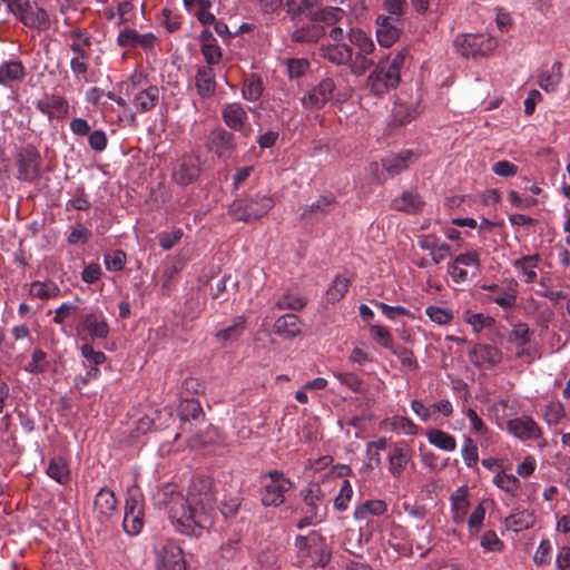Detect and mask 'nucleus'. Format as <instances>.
I'll use <instances>...</instances> for the list:
<instances>
[{"label":"nucleus","mask_w":570,"mask_h":570,"mask_svg":"<svg viewBox=\"0 0 570 570\" xmlns=\"http://www.w3.org/2000/svg\"><path fill=\"white\" fill-rule=\"evenodd\" d=\"M297 546L301 562L307 567H324L330 561V553L323 550L314 537L298 539Z\"/></svg>","instance_id":"9b49d317"},{"label":"nucleus","mask_w":570,"mask_h":570,"mask_svg":"<svg viewBox=\"0 0 570 570\" xmlns=\"http://www.w3.org/2000/svg\"><path fill=\"white\" fill-rule=\"evenodd\" d=\"M47 474L60 484L67 483L70 478V471L66 460L61 456L52 458L48 464Z\"/></svg>","instance_id":"a18cd8bd"},{"label":"nucleus","mask_w":570,"mask_h":570,"mask_svg":"<svg viewBox=\"0 0 570 570\" xmlns=\"http://www.w3.org/2000/svg\"><path fill=\"white\" fill-rule=\"evenodd\" d=\"M399 82L400 77L393 73V71H387L386 65L380 62L367 77L366 87L371 92L380 96L387 92L390 89L396 88Z\"/></svg>","instance_id":"ddd939ff"},{"label":"nucleus","mask_w":570,"mask_h":570,"mask_svg":"<svg viewBox=\"0 0 570 570\" xmlns=\"http://www.w3.org/2000/svg\"><path fill=\"white\" fill-rule=\"evenodd\" d=\"M88 61L89 55H77L73 56L70 60V69L78 81H88L87 71H88Z\"/></svg>","instance_id":"bf43d9fd"},{"label":"nucleus","mask_w":570,"mask_h":570,"mask_svg":"<svg viewBox=\"0 0 570 570\" xmlns=\"http://www.w3.org/2000/svg\"><path fill=\"white\" fill-rule=\"evenodd\" d=\"M118 45L125 48H136L148 51L153 50L157 43V37L153 32L139 33L135 29H126L119 32L117 37Z\"/></svg>","instance_id":"aec40b11"},{"label":"nucleus","mask_w":570,"mask_h":570,"mask_svg":"<svg viewBox=\"0 0 570 570\" xmlns=\"http://www.w3.org/2000/svg\"><path fill=\"white\" fill-rule=\"evenodd\" d=\"M534 522V514L528 510L517 511L510 514L505 520L507 527L514 532L529 529Z\"/></svg>","instance_id":"c03bdc74"},{"label":"nucleus","mask_w":570,"mask_h":570,"mask_svg":"<svg viewBox=\"0 0 570 570\" xmlns=\"http://www.w3.org/2000/svg\"><path fill=\"white\" fill-rule=\"evenodd\" d=\"M485 518V508L484 502H479V504L473 509L469 519H468V532L471 538H474L479 534L483 527Z\"/></svg>","instance_id":"603ef678"},{"label":"nucleus","mask_w":570,"mask_h":570,"mask_svg":"<svg viewBox=\"0 0 570 570\" xmlns=\"http://www.w3.org/2000/svg\"><path fill=\"white\" fill-rule=\"evenodd\" d=\"M118 88L119 92L127 98V106H131L135 114L148 112L159 101V88L149 83L141 72H134L118 83Z\"/></svg>","instance_id":"f03ea898"},{"label":"nucleus","mask_w":570,"mask_h":570,"mask_svg":"<svg viewBox=\"0 0 570 570\" xmlns=\"http://www.w3.org/2000/svg\"><path fill=\"white\" fill-rule=\"evenodd\" d=\"M39 175V157L33 153L22 156L18 163V177L26 181L35 180Z\"/></svg>","instance_id":"58836bf2"},{"label":"nucleus","mask_w":570,"mask_h":570,"mask_svg":"<svg viewBox=\"0 0 570 570\" xmlns=\"http://www.w3.org/2000/svg\"><path fill=\"white\" fill-rule=\"evenodd\" d=\"M350 284L351 279L348 277L343 275L336 276L326 291V301L330 303L341 301L347 293Z\"/></svg>","instance_id":"8fccbe9b"},{"label":"nucleus","mask_w":570,"mask_h":570,"mask_svg":"<svg viewBox=\"0 0 570 570\" xmlns=\"http://www.w3.org/2000/svg\"><path fill=\"white\" fill-rule=\"evenodd\" d=\"M200 51L208 66L217 65L222 59V50L209 30H203L199 35Z\"/></svg>","instance_id":"bb28decb"},{"label":"nucleus","mask_w":570,"mask_h":570,"mask_svg":"<svg viewBox=\"0 0 570 570\" xmlns=\"http://www.w3.org/2000/svg\"><path fill=\"white\" fill-rule=\"evenodd\" d=\"M415 156L410 150H403L399 154L386 156L381 160V166L390 177H394L405 170L410 163L414 160ZM379 163L371 164V170L376 175V179L380 183L384 181V177L379 173Z\"/></svg>","instance_id":"f8f14e48"},{"label":"nucleus","mask_w":570,"mask_h":570,"mask_svg":"<svg viewBox=\"0 0 570 570\" xmlns=\"http://www.w3.org/2000/svg\"><path fill=\"white\" fill-rule=\"evenodd\" d=\"M69 37L71 39L69 47L75 53V56L87 53L86 49L91 45L88 35H86L81 30H73L70 32Z\"/></svg>","instance_id":"e2e57ef3"},{"label":"nucleus","mask_w":570,"mask_h":570,"mask_svg":"<svg viewBox=\"0 0 570 570\" xmlns=\"http://www.w3.org/2000/svg\"><path fill=\"white\" fill-rule=\"evenodd\" d=\"M483 288L489 292V299L503 308H509L515 304L518 289L514 282L505 286L498 284L485 285Z\"/></svg>","instance_id":"412c9836"},{"label":"nucleus","mask_w":570,"mask_h":570,"mask_svg":"<svg viewBox=\"0 0 570 570\" xmlns=\"http://www.w3.org/2000/svg\"><path fill=\"white\" fill-rule=\"evenodd\" d=\"M387 504L383 500H368L356 507L354 518L356 520H365L368 515H382L386 512Z\"/></svg>","instance_id":"de8ad7c7"},{"label":"nucleus","mask_w":570,"mask_h":570,"mask_svg":"<svg viewBox=\"0 0 570 570\" xmlns=\"http://www.w3.org/2000/svg\"><path fill=\"white\" fill-rule=\"evenodd\" d=\"M321 55L324 59L336 66H347L348 61H351V46L346 43L323 46Z\"/></svg>","instance_id":"c85d7f7f"},{"label":"nucleus","mask_w":570,"mask_h":570,"mask_svg":"<svg viewBox=\"0 0 570 570\" xmlns=\"http://www.w3.org/2000/svg\"><path fill=\"white\" fill-rule=\"evenodd\" d=\"M274 206V200L266 194L235 200L229 213L236 220L252 222L265 216Z\"/></svg>","instance_id":"7ed1b4c3"},{"label":"nucleus","mask_w":570,"mask_h":570,"mask_svg":"<svg viewBox=\"0 0 570 570\" xmlns=\"http://www.w3.org/2000/svg\"><path fill=\"white\" fill-rule=\"evenodd\" d=\"M425 314L431 322L436 325H448L452 322L454 314L451 308L430 305L425 308Z\"/></svg>","instance_id":"864d4df0"},{"label":"nucleus","mask_w":570,"mask_h":570,"mask_svg":"<svg viewBox=\"0 0 570 570\" xmlns=\"http://www.w3.org/2000/svg\"><path fill=\"white\" fill-rule=\"evenodd\" d=\"M334 205L335 197L333 195L321 196L303 209L302 216L305 218H313L317 215L328 214L333 209Z\"/></svg>","instance_id":"a19ab883"},{"label":"nucleus","mask_w":570,"mask_h":570,"mask_svg":"<svg viewBox=\"0 0 570 570\" xmlns=\"http://www.w3.org/2000/svg\"><path fill=\"white\" fill-rule=\"evenodd\" d=\"M278 309H302L306 305V301L298 294L286 292L276 302Z\"/></svg>","instance_id":"4d7b16f0"},{"label":"nucleus","mask_w":570,"mask_h":570,"mask_svg":"<svg viewBox=\"0 0 570 570\" xmlns=\"http://www.w3.org/2000/svg\"><path fill=\"white\" fill-rule=\"evenodd\" d=\"M293 487L292 481L282 471L274 470L263 476L262 503L265 507H278L285 500V493Z\"/></svg>","instance_id":"0eeeda50"},{"label":"nucleus","mask_w":570,"mask_h":570,"mask_svg":"<svg viewBox=\"0 0 570 570\" xmlns=\"http://www.w3.org/2000/svg\"><path fill=\"white\" fill-rule=\"evenodd\" d=\"M412 458L411 449L404 443H397L389 455V471L399 478Z\"/></svg>","instance_id":"393cba45"},{"label":"nucleus","mask_w":570,"mask_h":570,"mask_svg":"<svg viewBox=\"0 0 570 570\" xmlns=\"http://www.w3.org/2000/svg\"><path fill=\"white\" fill-rule=\"evenodd\" d=\"M325 33L322 26L312 23L295 30L292 35V39L296 42H316Z\"/></svg>","instance_id":"09e8293b"},{"label":"nucleus","mask_w":570,"mask_h":570,"mask_svg":"<svg viewBox=\"0 0 570 570\" xmlns=\"http://www.w3.org/2000/svg\"><path fill=\"white\" fill-rule=\"evenodd\" d=\"M122 527L129 535L139 534L144 528V505L137 494H129L126 499Z\"/></svg>","instance_id":"9d476101"},{"label":"nucleus","mask_w":570,"mask_h":570,"mask_svg":"<svg viewBox=\"0 0 570 570\" xmlns=\"http://www.w3.org/2000/svg\"><path fill=\"white\" fill-rule=\"evenodd\" d=\"M302 497L306 517L298 527L322 522L327 513L326 492L320 484L309 483L302 490Z\"/></svg>","instance_id":"20e7f679"},{"label":"nucleus","mask_w":570,"mask_h":570,"mask_svg":"<svg viewBox=\"0 0 570 570\" xmlns=\"http://www.w3.org/2000/svg\"><path fill=\"white\" fill-rule=\"evenodd\" d=\"M426 438H428V441L430 444L434 445L435 448H438L440 450L452 452L456 448L455 439L451 434H449L442 430H439V429L429 430L426 432Z\"/></svg>","instance_id":"79ce46f5"},{"label":"nucleus","mask_w":570,"mask_h":570,"mask_svg":"<svg viewBox=\"0 0 570 570\" xmlns=\"http://www.w3.org/2000/svg\"><path fill=\"white\" fill-rule=\"evenodd\" d=\"M157 570H185L183 551L175 542L161 540L156 546Z\"/></svg>","instance_id":"6e6552de"},{"label":"nucleus","mask_w":570,"mask_h":570,"mask_svg":"<svg viewBox=\"0 0 570 570\" xmlns=\"http://www.w3.org/2000/svg\"><path fill=\"white\" fill-rule=\"evenodd\" d=\"M246 318L244 316H236L232 323L216 332L215 337L222 345H227L236 342L244 333L246 328Z\"/></svg>","instance_id":"7c9ffc66"},{"label":"nucleus","mask_w":570,"mask_h":570,"mask_svg":"<svg viewBox=\"0 0 570 570\" xmlns=\"http://www.w3.org/2000/svg\"><path fill=\"white\" fill-rule=\"evenodd\" d=\"M493 483L501 490L504 491L508 495L514 498L519 494L521 489L520 480L513 475L508 474L503 471L498 472L493 476Z\"/></svg>","instance_id":"37998d69"},{"label":"nucleus","mask_w":570,"mask_h":570,"mask_svg":"<svg viewBox=\"0 0 570 570\" xmlns=\"http://www.w3.org/2000/svg\"><path fill=\"white\" fill-rule=\"evenodd\" d=\"M212 488L210 479L199 478L184 498L175 485L167 484L158 492V501L167 507L168 517L179 532L199 535L214 524L216 512Z\"/></svg>","instance_id":"f257e3e1"},{"label":"nucleus","mask_w":570,"mask_h":570,"mask_svg":"<svg viewBox=\"0 0 570 570\" xmlns=\"http://www.w3.org/2000/svg\"><path fill=\"white\" fill-rule=\"evenodd\" d=\"M375 22L376 39L380 46L389 48L399 40L403 29L401 18L381 14L376 18Z\"/></svg>","instance_id":"4468645a"},{"label":"nucleus","mask_w":570,"mask_h":570,"mask_svg":"<svg viewBox=\"0 0 570 570\" xmlns=\"http://www.w3.org/2000/svg\"><path fill=\"white\" fill-rule=\"evenodd\" d=\"M184 267V263L181 261H174L167 263L163 271V291H168L171 287L174 279L180 273Z\"/></svg>","instance_id":"69168bd1"},{"label":"nucleus","mask_w":570,"mask_h":570,"mask_svg":"<svg viewBox=\"0 0 570 570\" xmlns=\"http://www.w3.org/2000/svg\"><path fill=\"white\" fill-rule=\"evenodd\" d=\"M29 292L32 297L47 299L57 296L59 288L52 282H33Z\"/></svg>","instance_id":"6e6d98bb"},{"label":"nucleus","mask_w":570,"mask_h":570,"mask_svg":"<svg viewBox=\"0 0 570 570\" xmlns=\"http://www.w3.org/2000/svg\"><path fill=\"white\" fill-rule=\"evenodd\" d=\"M81 326L92 340H104L109 335V325L102 312L96 311L86 314L82 318Z\"/></svg>","instance_id":"4be33fe9"},{"label":"nucleus","mask_w":570,"mask_h":570,"mask_svg":"<svg viewBox=\"0 0 570 570\" xmlns=\"http://www.w3.org/2000/svg\"><path fill=\"white\" fill-rule=\"evenodd\" d=\"M463 321L470 324L475 333L481 332L483 328L492 326L494 320L482 313H471L469 311L463 313Z\"/></svg>","instance_id":"13d9d810"},{"label":"nucleus","mask_w":570,"mask_h":570,"mask_svg":"<svg viewBox=\"0 0 570 570\" xmlns=\"http://www.w3.org/2000/svg\"><path fill=\"white\" fill-rule=\"evenodd\" d=\"M384 425H389L390 430L403 435H415L419 433V426L406 416H393L383 421Z\"/></svg>","instance_id":"49530a36"},{"label":"nucleus","mask_w":570,"mask_h":570,"mask_svg":"<svg viewBox=\"0 0 570 570\" xmlns=\"http://www.w3.org/2000/svg\"><path fill=\"white\" fill-rule=\"evenodd\" d=\"M117 512V500L111 490L104 488L95 497L94 514L96 519L105 523Z\"/></svg>","instance_id":"a211bd4d"},{"label":"nucleus","mask_w":570,"mask_h":570,"mask_svg":"<svg viewBox=\"0 0 570 570\" xmlns=\"http://www.w3.org/2000/svg\"><path fill=\"white\" fill-rule=\"evenodd\" d=\"M392 208L405 213H417L423 208V200L416 191H404L392 202Z\"/></svg>","instance_id":"72a5a7b5"},{"label":"nucleus","mask_w":570,"mask_h":570,"mask_svg":"<svg viewBox=\"0 0 570 570\" xmlns=\"http://www.w3.org/2000/svg\"><path fill=\"white\" fill-rule=\"evenodd\" d=\"M208 146L219 157H224L234 147L233 136L224 129H216L209 136Z\"/></svg>","instance_id":"f704fd0d"},{"label":"nucleus","mask_w":570,"mask_h":570,"mask_svg":"<svg viewBox=\"0 0 570 570\" xmlns=\"http://www.w3.org/2000/svg\"><path fill=\"white\" fill-rule=\"evenodd\" d=\"M183 235L184 232L181 228H174L169 232H161L157 235L159 246L164 250H169L181 240Z\"/></svg>","instance_id":"0e129e2a"},{"label":"nucleus","mask_w":570,"mask_h":570,"mask_svg":"<svg viewBox=\"0 0 570 570\" xmlns=\"http://www.w3.org/2000/svg\"><path fill=\"white\" fill-rule=\"evenodd\" d=\"M334 377L338 380L342 385H345L350 390L356 393L364 392V384L360 376L350 372H333Z\"/></svg>","instance_id":"052dcab7"},{"label":"nucleus","mask_w":570,"mask_h":570,"mask_svg":"<svg viewBox=\"0 0 570 570\" xmlns=\"http://www.w3.org/2000/svg\"><path fill=\"white\" fill-rule=\"evenodd\" d=\"M497 47L498 40L490 35L464 33L454 39V48L463 57L488 56Z\"/></svg>","instance_id":"39448f33"},{"label":"nucleus","mask_w":570,"mask_h":570,"mask_svg":"<svg viewBox=\"0 0 570 570\" xmlns=\"http://www.w3.org/2000/svg\"><path fill=\"white\" fill-rule=\"evenodd\" d=\"M127 262V255L121 249H116L111 254H107L104 257L105 266L110 272H120L125 267Z\"/></svg>","instance_id":"338daca9"},{"label":"nucleus","mask_w":570,"mask_h":570,"mask_svg":"<svg viewBox=\"0 0 570 570\" xmlns=\"http://www.w3.org/2000/svg\"><path fill=\"white\" fill-rule=\"evenodd\" d=\"M540 261L539 255H527L513 262V267L522 273L525 283H534L537 279L535 268Z\"/></svg>","instance_id":"ea45409f"},{"label":"nucleus","mask_w":570,"mask_h":570,"mask_svg":"<svg viewBox=\"0 0 570 570\" xmlns=\"http://www.w3.org/2000/svg\"><path fill=\"white\" fill-rule=\"evenodd\" d=\"M562 80V65L556 61L551 68L539 76L538 83L546 92H554Z\"/></svg>","instance_id":"e433bc0d"},{"label":"nucleus","mask_w":570,"mask_h":570,"mask_svg":"<svg viewBox=\"0 0 570 570\" xmlns=\"http://www.w3.org/2000/svg\"><path fill=\"white\" fill-rule=\"evenodd\" d=\"M26 76V69L21 61L9 60L0 65V85L10 86L21 81Z\"/></svg>","instance_id":"2f4dec72"},{"label":"nucleus","mask_w":570,"mask_h":570,"mask_svg":"<svg viewBox=\"0 0 570 570\" xmlns=\"http://www.w3.org/2000/svg\"><path fill=\"white\" fill-rule=\"evenodd\" d=\"M469 358L479 368H491L502 361V353L495 346L476 344L470 350Z\"/></svg>","instance_id":"dca6fc26"},{"label":"nucleus","mask_w":570,"mask_h":570,"mask_svg":"<svg viewBox=\"0 0 570 570\" xmlns=\"http://www.w3.org/2000/svg\"><path fill=\"white\" fill-rule=\"evenodd\" d=\"M348 40L356 51H375V45L368 35L362 29H351Z\"/></svg>","instance_id":"3c124183"},{"label":"nucleus","mask_w":570,"mask_h":570,"mask_svg":"<svg viewBox=\"0 0 570 570\" xmlns=\"http://www.w3.org/2000/svg\"><path fill=\"white\" fill-rule=\"evenodd\" d=\"M195 86L202 98L212 97L216 90V76L210 66L199 67L195 75Z\"/></svg>","instance_id":"a878e982"},{"label":"nucleus","mask_w":570,"mask_h":570,"mask_svg":"<svg viewBox=\"0 0 570 570\" xmlns=\"http://www.w3.org/2000/svg\"><path fill=\"white\" fill-rule=\"evenodd\" d=\"M353 497V488L348 480L342 482L338 494L334 499V508L338 511H345Z\"/></svg>","instance_id":"774afa93"},{"label":"nucleus","mask_w":570,"mask_h":570,"mask_svg":"<svg viewBox=\"0 0 570 570\" xmlns=\"http://www.w3.org/2000/svg\"><path fill=\"white\" fill-rule=\"evenodd\" d=\"M374 51H355L353 52V48L351 47V61H348V69L352 75L356 77H361L365 75V72L374 65V60L372 58Z\"/></svg>","instance_id":"4c0bfd02"},{"label":"nucleus","mask_w":570,"mask_h":570,"mask_svg":"<svg viewBox=\"0 0 570 570\" xmlns=\"http://www.w3.org/2000/svg\"><path fill=\"white\" fill-rule=\"evenodd\" d=\"M529 326L524 323L515 324L511 330L508 336V342L515 346L517 357H524L530 355V348L527 346L529 343Z\"/></svg>","instance_id":"cd10ccee"},{"label":"nucleus","mask_w":570,"mask_h":570,"mask_svg":"<svg viewBox=\"0 0 570 570\" xmlns=\"http://www.w3.org/2000/svg\"><path fill=\"white\" fill-rule=\"evenodd\" d=\"M481 266L480 252L469 249L455 256L448 265V274L455 284H462L474 278Z\"/></svg>","instance_id":"423d86ee"},{"label":"nucleus","mask_w":570,"mask_h":570,"mask_svg":"<svg viewBox=\"0 0 570 570\" xmlns=\"http://www.w3.org/2000/svg\"><path fill=\"white\" fill-rule=\"evenodd\" d=\"M470 493L466 485L459 487L450 495V517L453 523L463 524L470 511Z\"/></svg>","instance_id":"f3484780"},{"label":"nucleus","mask_w":570,"mask_h":570,"mask_svg":"<svg viewBox=\"0 0 570 570\" xmlns=\"http://www.w3.org/2000/svg\"><path fill=\"white\" fill-rule=\"evenodd\" d=\"M20 21L31 28L46 30L50 26V19L47 11L42 8L27 7L24 13L21 16Z\"/></svg>","instance_id":"473e14b6"},{"label":"nucleus","mask_w":570,"mask_h":570,"mask_svg":"<svg viewBox=\"0 0 570 570\" xmlns=\"http://www.w3.org/2000/svg\"><path fill=\"white\" fill-rule=\"evenodd\" d=\"M417 245L422 250L429 253L432 264H440L451 254L450 246L433 234L419 236Z\"/></svg>","instance_id":"6ab92c4d"},{"label":"nucleus","mask_w":570,"mask_h":570,"mask_svg":"<svg viewBox=\"0 0 570 570\" xmlns=\"http://www.w3.org/2000/svg\"><path fill=\"white\" fill-rule=\"evenodd\" d=\"M263 91L262 81L258 77L252 75L244 82L242 94L246 100L255 101L257 100Z\"/></svg>","instance_id":"680f3d73"},{"label":"nucleus","mask_w":570,"mask_h":570,"mask_svg":"<svg viewBox=\"0 0 570 570\" xmlns=\"http://www.w3.org/2000/svg\"><path fill=\"white\" fill-rule=\"evenodd\" d=\"M542 415L549 425H558L566 417V411L561 402L551 401L544 406Z\"/></svg>","instance_id":"5fc2aeb1"},{"label":"nucleus","mask_w":570,"mask_h":570,"mask_svg":"<svg viewBox=\"0 0 570 570\" xmlns=\"http://www.w3.org/2000/svg\"><path fill=\"white\" fill-rule=\"evenodd\" d=\"M223 118L229 128L240 130L247 119V114L240 104L234 102L224 107Z\"/></svg>","instance_id":"c9c22d12"},{"label":"nucleus","mask_w":570,"mask_h":570,"mask_svg":"<svg viewBox=\"0 0 570 570\" xmlns=\"http://www.w3.org/2000/svg\"><path fill=\"white\" fill-rule=\"evenodd\" d=\"M185 9L189 13H194L198 21L204 24H213L215 22V16L210 9L213 2L210 0H183Z\"/></svg>","instance_id":"c756f323"},{"label":"nucleus","mask_w":570,"mask_h":570,"mask_svg":"<svg viewBox=\"0 0 570 570\" xmlns=\"http://www.w3.org/2000/svg\"><path fill=\"white\" fill-rule=\"evenodd\" d=\"M274 332L284 340H292L302 333V321L295 314H284L275 321Z\"/></svg>","instance_id":"b1692460"},{"label":"nucleus","mask_w":570,"mask_h":570,"mask_svg":"<svg viewBox=\"0 0 570 570\" xmlns=\"http://www.w3.org/2000/svg\"><path fill=\"white\" fill-rule=\"evenodd\" d=\"M199 174L198 161L191 156L183 157L177 163L173 178L179 185H188L197 178Z\"/></svg>","instance_id":"5701e85b"},{"label":"nucleus","mask_w":570,"mask_h":570,"mask_svg":"<svg viewBox=\"0 0 570 570\" xmlns=\"http://www.w3.org/2000/svg\"><path fill=\"white\" fill-rule=\"evenodd\" d=\"M507 430L518 440L534 441L541 438L542 430L538 423L528 415L511 419L507 423Z\"/></svg>","instance_id":"2eb2a0df"},{"label":"nucleus","mask_w":570,"mask_h":570,"mask_svg":"<svg viewBox=\"0 0 570 570\" xmlns=\"http://www.w3.org/2000/svg\"><path fill=\"white\" fill-rule=\"evenodd\" d=\"M335 91L334 79L325 78L301 98V104L306 109H320L335 97Z\"/></svg>","instance_id":"1a4fd4ad"}]
</instances>
